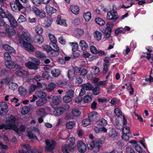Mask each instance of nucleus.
Instances as JSON below:
<instances>
[{
	"label": "nucleus",
	"instance_id": "1",
	"mask_svg": "<svg viewBox=\"0 0 153 153\" xmlns=\"http://www.w3.org/2000/svg\"><path fill=\"white\" fill-rule=\"evenodd\" d=\"M0 15L2 18H7L10 25L14 27L17 25V22L12 15L8 11L5 12L1 7H0Z\"/></svg>",
	"mask_w": 153,
	"mask_h": 153
},
{
	"label": "nucleus",
	"instance_id": "2",
	"mask_svg": "<svg viewBox=\"0 0 153 153\" xmlns=\"http://www.w3.org/2000/svg\"><path fill=\"white\" fill-rule=\"evenodd\" d=\"M102 145V143L99 141H92L87 144L88 149H93L94 152H97L100 151V148Z\"/></svg>",
	"mask_w": 153,
	"mask_h": 153
},
{
	"label": "nucleus",
	"instance_id": "3",
	"mask_svg": "<svg viewBox=\"0 0 153 153\" xmlns=\"http://www.w3.org/2000/svg\"><path fill=\"white\" fill-rule=\"evenodd\" d=\"M3 128H4L5 130L12 129L16 132L18 135L19 136V128L15 124H1L0 125V129Z\"/></svg>",
	"mask_w": 153,
	"mask_h": 153
},
{
	"label": "nucleus",
	"instance_id": "4",
	"mask_svg": "<svg viewBox=\"0 0 153 153\" xmlns=\"http://www.w3.org/2000/svg\"><path fill=\"white\" fill-rule=\"evenodd\" d=\"M34 63L31 61H29L25 63V65L26 67L29 69L37 70L38 69V66L40 64L39 60L36 59L34 58Z\"/></svg>",
	"mask_w": 153,
	"mask_h": 153
},
{
	"label": "nucleus",
	"instance_id": "5",
	"mask_svg": "<svg viewBox=\"0 0 153 153\" xmlns=\"http://www.w3.org/2000/svg\"><path fill=\"white\" fill-rule=\"evenodd\" d=\"M113 10L114 11H108L106 18L107 19L110 20L113 22H115L118 18V14L117 11H115L114 6L113 7Z\"/></svg>",
	"mask_w": 153,
	"mask_h": 153
},
{
	"label": "nucleus",
	"instance_id": "6",
	"mask_svg": "<svg viewBox=\"0 0 153 153\" xmlns=\"http://www.w3.org/2000/svg\"><path fill=\"white\" fill-rule=\"evenodd\" d=\"M107 25L108 26L102 30L104 38L106 39L109 38L111 36L112 29L110 27H113L114 24L112 23L109 22L107 24Z\"/></svg>",
	"mask_w": 153,
	"mask_h": 153
},
{
	"label": "nucleus",
	"instance_id": "7",
	"mask_svg": "<svg viewBox=\"0 0 153 153\" xmlns=\"http://www.w3.org/2000/svg\"><path fill=\"white\" fill-rule=\"evenodd\" d=\"M21 39L22 42L25 40L26 42L33 43V41L30 37V34L27 31H24L22 32V33L20 35V39ZM21 42L20 41V44Z\"/></svg>",
	"mask_w": 153,
	"mask_h": 153
},
{
	"label": "nucleus",
	"instance_id": "8",
	"mask_svg": "<svg viewBox=\"0 0 153 153\" xmlns=\"http://www.w3.org/2000/svg\"><path fill=\"white\" fill-rule=\"evenodd\" d=\"M32 8L33 12L37 17H39L40 19H43L45 17V13L43 10H40L35 6H33Z\"/></svg>",
	"mask_w": 153,
	"mask_h": 153
},
{
	"label": "nucleus",
	"instance_id": "9",
	"mask_svg": "<svg viewBox=\"0 0 153 153\" xmlns=\"http://www.w3.org/2000/svg\"><path fill=\"white\" fill-rule=\"evenodd\" d=\"M65 107L64 105L60 107L56 106L54 108H53L54 110L53 111V114L56 117H59L66 110Z\"/></svg>",
	"mask_w": 153,
	"mask_h": 153
},
{
	"label": "nucleus",
	"instance_id": "10",
	"mask_svg": "<svg viewBox=\"0 0 153 153\" xmlns=\"http://www.w3.org/2000/svg\"><path fill=\"white\" fill-rule=\"evenodd\" d=\"M8 108L7 104L5 102H0V114L1 116H4L7 114Z\"/></svg>",
	"mask_w": 153,
	"mask_h": 153
},
{
	"label": "nucleus",
	"instance_id": "11",
	"mask_svg": "<svg viewBox=\"0 0 153 153\" xmlns=\"http://www.w3.org/2000/svg\"><path fill=\"white\" fill-rule=\"evenodd\" d=\"M33 43L27 42L25 41L22 42L23 46L25 50L27 51L31 52H33L35 51V48L31 44Z\"/></svg>",
	"mask_w": 153,
	"mask_h": 153
},
{
	"label": "nucleus",
	"instance_id": "12",
	"mask_svg": "<svg viewBox=\"0 0 153 153\" xmlns=\"http://www.w3.org/2000/svg\"><path fill=\"white\" fill-rule=\"evenodd\" d=\"M61 98L59 96H54L52 98V101L50 105L52 108H54L58 105L61 100Z\"/></svg>",
	"mask_w": 153,
	"mask_h": 153
},
{
	"label": "nucleus",
	"instance_id": "13",
	"mask_svg": "<svg viewBox=\"0 0 153 153\" xmlns=\"http://www.w3.org/2000/svg\"><path fill=\"white\" fill-rule=\"evenodd\" d=\"M77 148L78 151L82 153L85 152L87 149L85 144L81 140L78 141L77 144Z\"/></svg>",
	"mask_w": 153,
	"mask_h": 153
},
{
	"label": "nucleus",
	"instance_id": "14",
	"mask_svg": "<svg viewBox=\"0 0 153 153\" xmlns=\"http://www.w3.org/2000/svg\"><path fill=\"white\" fill-rule=\"evenodd\" d=\"M11 26H10L8 25H6V33L7 34V35L9 36H13L15 34L16 32L15 30L12 25H11ZM18 25L16 26L15 27H16Z\"/></svg>",
	"mask_w": 153,
	"mask_h": 153
},
{
	"label": "nucleus",
	"instance_id": "15",
	"mask_svg": "<svg viewBox=\"0 0 153 153\" xmlns=\"http://www.w3.org/2000/svg\"><path fill=\"white\" fill-rule=\"evenodd\" d=\"M10 7L12 10L17 12L19 11V1L16 0L15 1H13L10 3Z\"/></svg>",
	"mask_w": 153,
	"mask_h": 153
},
{
	"label": "nucleus",
	"instance_id": "16",
	"mask_svg": "<svg viewBox=\"0 0 153 153\" xmlns=\"http://www.w3.org/2000/svg\"><path fill=\"white\" fill-rule=\"evenodd\" d=\"M5 65L6 67L9 69H13L16 67V66L18 67L19 66L18 65L16 64L13 61L10 60L8 62H5Z\"/></svg>",
	"mask_w": 153,
	"mask_h": 153
},
{
	"label": "nucleus",
	"instance_id": "17",
	"mask_svg": "<svg viewBox=\"0 0 153 153\" xmlns=\"http://www.w3.org/2000/svg\"><path fill=\"white\" fill-rule=\"evenodd\" d=\"M34 40L35 42L40 44L44 41L43 36L41 35H36L34 36Z\"/></svg>",
	"mask_w": 153,
	"mask_h": 153
},
{
	"label": "nucleus",
	"instance_id": "18",
	"mask_svg": "<svg viewBox=\"0 0 153 153\" xmlns=\"http://www.w3.org/2000/svg\"><path fill=\"white\" fill-rule=\"evenodd\" d=\"M34 40L35 42L40 44L44 41L43 36L41 35H36L34 36Z\"/></svg>",
	"mask_w": 153,
	"mask_h": 153
},
{
	"label": "nucleus",
	"instance_id": "19",
	"mask_svg": "<svg viewBox=\"0 0 153 153\" xmlns=\"http://www.w3.org/2000/svg\"><path fill=\"white\" fill-rule=\"evenodd\" d=\"M98 116V113L96 111H93L88 114V117L91 121H92L96 120Z\"/></svg>",
	"mask_w": 153,
	"mask_h": 153
},
{
	"label": "nucleus",
	"instance_id": "20",
	"mask_svg": "<svg viewBox=\"0 0 153 153\" xmlns=\"http://www.w3.org/2000/svg\"><path fill=\"white\" fill-rule=\"evenodd\" d=\"M55 146V142L54 141H52L50 145L46 146L45 150L47 152H51L54 149Z\"/></svg>",
	"mask_w": 153,
	"mask_h": 153
},
{
	"label": "nucleus",
	"instance_id": "21",
	"mask_svg": "<svg viewBox=\"0 0 153 153\" xmlns=\"http://www.w3.org/2000/svg\"><path fill=\"white\" fill-rule=\"evenodd\" d=\"M45 8L46 12L49 16L56 13V9L50 6H46Z\"/></svg>",
	"mask_w": 153,
	"mask_h": 153
},
{
	"label": "nucleus",
	"instance_id": "22",
	"mask_svg": "<svg viewBox=\"0 0 153 153\" xmlns=\"http://www.w3.org/2000/svg\"><path fill=\"white\" fill-rule=\"evenodd\" d=\"M2 48L7 51H8V53H10V54L14 53L15 52V50L13 48L7 44L4 45L2 46Z\"/></svg>",
	"mask_w": 153,
	"mask_h": 153
},
{
	"label": "nucleus",
	"instance_id": "23",
	"mask_svg": "<svg viewBox=\"0 0 153 153\" xmlns=\"http://www.w3.org/2000/svg\"><path fill=\"white\" fill-rule=\"evenodd\" d=\"M56 22L58 25L67 26V24L66 23V20L64 19H61V16L60 15L57 16Z\"/></svg>",
	"mask_w": 153,
	"mask_h": 153
},
{
	"label": "nucleus",
	"instance_id": "24",
	"mask_svg": "<svg viewBox=\"0 0 153 153\" xmlns=\"http://www.w3.org/2000/svg\"><path fill=\"white\" fill-rule=\"evenodd\" d=\"M70 9L71 12L74 14H77L79 13V9L77 5H71L70 7Z\"/></svg>",
	"mask_w": 153,
	"mask_h": 153
},
{
	"label": "nucleus",
	"instance_id": "25",
	"mask_svg": "<svg viewBox=\"0 0 153 153\" xmlns=\"http://www.w3.org/2000/svg\"><path fill=\"white\" fill-rule=\"evenodd\" d=\"M107 124V121L105 119L102 118L97 122V124L99 126L104 127Z\"/></svg>",
	"mask_w": 153,
	"mask_h": 153
},
{
	"label": "nucleus",
	"instance_id": "26",
	"mask_svg": "<svg viewBox=\"0 0 153 153\" xmlns=\"http://www.w3.org/2000/svg\"><path fill=\"white\" fill-rule=\"evenodd\" d=\"M47 101L45 98H42L39 99L36 101V105L37 106H42L45 104Z\"/></svg>",
	"mask_w": 153,
	"mask_h": 153
},
{
	"label": "nucleus",
	"instance_id": "27",
	"mask_svg": "<svg viewBox=\"0 0 153 153\" xmlns=\"http://www.w3.org/2000/svg\"><path fill=\"white\" fill-rule=\"evenodd\" d=\"M82 88L86 91L92 90L94 88L92 85L89 83L83 84L81 85Z\"/></svg>",
	"mask_w": 153,
	"mask_h": 153
},
{
	"label": "nucleus",
	"instance_id": "28",
	"mask_svg": "<svg viewBox=\"0 0 153 153\" xmlns=\"http://www.w3.org/2000/svg\"><path fill=\"white\" fill-rule=\"evenodd\" d=\"M36 86L37 88L44 90L46 88L47 85L45 82H37V85Z\"/></svg>",
	"mask_w": 153,
	"mask_h": 153
},
{
	"label": "nucleus",
	"instance_id": "29",
	"mask_svg": "<svg viewBox=\"0 0 153 153\" xmlns=\"http://www.w3.org/2000/svg\"><path fill=\"white\" fill-rule=\"evenodd\" d=\"M35 54L37 57L39 59H44L46 57V56L45 54L39 51H37L36 52Z\"/></svg>",
	"mask_w": 153,
	"mask_h": 153
},
{
	"label": "nucleus",
	"instance_id": "30",
	"mask_svg": "<svg viewBox=\"0 0 153 153\" xmlns=\"http://www.w3.org/2000/svg\"><path fill=\"white\" fill-rule=\"evenodd\" d=\"M117 134L115 129H112L110 130L109 133V136L114 139H116L117 137Z\"/></svg>",
	"mask_w": 153,
	"mask_h": 153
},
{
	"label": "nucleus",
	"instance_id": "31",
	"mask_svg": "<svg viewBox=\"0 0 153 153\" xmlns=\"http://www.w3.org/2000/svg\"><path fill=\"white\" fill-rule=\"evenodd\" d=\"M79 46L82 50H85L88 47V45L86 42L83 40H81L79 42Z\"/></svg>",
	"mask_w": 153,
	"mask_h": 153
},
{
	"label": "nucleus",
	"instance_id": "32",
	"mask_svg": "<svg viewBox=\"0 0 153 153\" xmlns=\"http://www.w3.org/2000/svg\"><path fill=\"white\" fill-rule=\"evenodd\" d=\"M94 36L97 40L99 41L101 39L102 34L100 32L96 31L94 33Z\"/></svg>",
	"mask_w": 153,
	"mask_h": 153
},
{
	"label": "nucleus",
	"instance_id": "33",
	"mask_svg": "<svg viewBox=\"0 0 153 153\" xmlns=\"http://www.w3.org/2000/svg\"><path fill=\"white\" fill-rule=\"evenodd\" d=\"M51 73L53 77H57L60 75V71L59 69H53L51 71Z\"/></svg>",
	"mask_w": 153,
	"mask_h": 153
},
{
	"label": "nucleus",
	"instance_id": "34",
	"mask_svg": "<svg viewBox=\"0 0 153 153\" xmlns=\"http://www.w3.org/2000/svg\"><path fill=\"white\" fill-rule=\"evenodd\" d=\"M83 17L86 22H88L91 18V12L88 11L86 13H84L83 14Z\"/></svg>",
	"mask_w": 153,
	"mask_h": 153
},
{
	"label": "nucleus",
	"instance_id": "35",
	"mask_svg": "<svg viewBox=\"0 0 153 153\" xmlns=\"http://www.w3.org/2000/svg\"><path fill=\"white\" fill-rule=\"evenodd\" d=\"M45 113V109L43 108H39L36 112L37 115L41 117H43Z\"/></svg>",
	"mask_w": 153,
	"mask_h": 153
},
{
	"label": "nucleus",
	"instance_id": "36",
	"mask_svg": "<svg viewBox=\"0 0 153 153\" xmlns=\"http://www.w3.org/2000/svg\"><path fill=\"white\" fill-rule=\"evenodd\" d=\"M16 120V119L15 117L12 115H11L8 117V119L6 120L5 122L6 123H10V124H11V123L13 124L15 123Z\"/></svg>",
	"mask_w": 153,
	"mask_h": 153
},
{
	"label": "nucleus",
	"instance_id": "37",
	"mask_svg": "<svg viewBox=\"0 0 153 153\" xmlns=\"http://www.w3.org/2000/svg\"><path fill=\"white\" fill-rule=\"evenodd\" d=\"M125 33V31L124 29L121 27H118L115 30L114 33L116 36H118L120 33L124 34Z\"/></svg>",
	"mask_w": 153,
	"mask_h": 153
},
{
	"label": "nucleus",
	"instance_id": "38",
	"mask_svg": "<svg viewBox=\"0 0 153 153\" xmlns=\"http://www.w3.org/2000/svg\"><path fill=\"white\" fill-rule=\"evenodd\" d=\"M74 33L77 37H79L83 35L84 31L82 29H78L75 31Z\"/></svg>",
	"mask_w": 153,
	"mask_h": 153
},
{
	"label": "nucleus",
	"instance_id": "39",
	"mask_svg": "<svg viewBox=\"0 0 153 153\" xmlns=\"http://www.w3.org/2000/svg\"><path fill=\"white\" fill-rule=\"evenodd\" d=\"M59 53V51L52 48L48 54L51 57H54L58 55Z\"/></svg>",
	"mask_w": 153,
	"mask_h": 153
},
{
	"label": "nucleus",
	"instance_id": "40",
	"mask_svg": "<svg viewBox=\"0 0 153 153\" xmlns=\"http://www.w3.org/2000/svg\"><path fill=\"white\" fill-rule=\"evenodd\" d=\"M95 22L97 24L101 26L104 25L105 23V21L100 17L96 18L95 19Z\"/></svg>",
	"mask_w": 153,
	"mask_h": 153
},
{
	"label": "nucleus",
	"instance_id": "41",
	"mask_svg": "<svg viewBox=\"0 0 153 153\" xmlns=\"http://www.w3.org/2000/svg\"><path fill=\"white\" fill-rule=\"evenodd\" d=\"M27 134L29 139H33L37 140H38V139L36 136L35 135H34L32 131H29L28 132Z\"/></svg>",
	"mask_w": 153,
	"mask_h": 153
},
{
	"label": "nucleus",
	"instance_id": "42",
	"mask_svg": "<svg viewBox=\"0 0 153 153\" xmlns=\"http://www.w3.org/2000/svg\"><path fill=\"white\" fill-rule=\"evenodd\" d=\"M30 108L29 107L25 106L22 108L21 113L23 115L26 114L30 112Z\"/></svg>",
	"mask_w": 153,
	"mask_h": 153
},
{
	"label": "nucleus",
	"instance_id": "43",
	"mask_svg": "<svg viewBox=\"0 0 153 153\" xmlns=\"http://www.w3.org/2000/svg\"><path fill=\"white\" fill-rule=\"evenodd\" d=\"M75 123V122L74 121L68 122L66 124V127L68 129H71L73 128Z\"/></svg>",
	"mask_w": 153,
	"mask_h": 153
},
{
	"label": "nucleus",
	"instance_id": "44",
	"mask_svg": "<svg viewBox=\"0 0 153 153\" xmlns=\"http://www.w3.org/2000/svg\"><path fill=\"white\" fill-rule=\"evenodd\" d=\"M56 84L60 87H62L66 85L67 84V82L63 80H60L57 81Z\"/></svg>",
	"mask_w": 153,
	"mask_h": 153
},
{
	"label": "nucleus",
	"instance_id": "45",
	"mask_svg": "<svg viewBox=\"0 0 153 153\" xmlns=\"http://www.w3.org/2000/svg\"><path fill=\"white\" fill-rule=\"evenodd\" d=\"M91 121L89 118L84 119L82 121V125L84 126H86L91 124Z\"/></svg>",
	"mask_w": 153,
	"mask_h": 153
},
{
	"label": "nucleus",
	"instance_id": "46",
	"mask_svg": "<svg viewBox=\"0 0 153 153\" xmlns=\"http://www.w3.org/2000/svg\"><path fill=\"white\" fill-rule=\"evenodd\" d=\"M35 31L37 35H41L43 32V29L40 26H38L36 27L35 28Z\"/></svg>",
	"mask_w": 153,
	"mask_h": 153
},
{
	"label": "nucleus",
	"instance_id": "47",
	"mask_svg": "<svg viewBox=\"0 0 153 153\" xmlns=\"http://www.w3.org/2000/svg\"><path fill=\"white\" fill-rule=\"evenodd\" d=\"M70 44L72 47V51H76L78 49L79 46L78 43L73 42L70 43Z\"/></svg>",
	"mask_w": 153,
	"mask_h": 153
},
{
	"label": "nucleus",
	"instance_id": "48",
	"mask_svg": "<svg viewBox=\"0 0 153 153\" xmlns=\"http://www.w3.org/2000/svg\"><path fill=\"white\" fill-rule=\"evenodd\" d=\"M10 53L5 52L4 54V58L6 60V62L10 61L11 60V57L10 55Z\"/></svg>",
	"mask_w": 153,
	"mask_h": 153
},
{
	"label": "nucleus",
	"instance_id": "49",
	"mask_svg": "<svg viewBox=\"0 0 153 153\" xmlns=\"http://www.w3.org/2000/svg\"><path fill=\"white\" fill-rule=\"evenodd\" d=\"M27 93V91L25 88H22V86H20V95L21 96L25 97Z\"/></svg>",
	"mask_w": 153,
	"mask_h": 153
},
{
	"label": "nucleus",
	"instance_id": "50",
	"mask_svg": "<svg viewBox=\"0 0 153 153\" xmlns=\"http://www.w3.org/2000/svg\"><path fill=\"white\" fill-rule=\"evenodd\" d=\"M63 100L65 102L69 103L72 101V98L70 96L65 94V96L63 98Z\"/></svg>",
	"mask_w": 153,
	"mask_h": 153
},
{
	"label": "nucleus",
	"instance_id": "51",
	"mask_svg": "<svg viewBox=\"0 0 153 153\" xmlns=\"http://www.w3.org/2000/svg\"><path fill=\"white\" fill-rule=\"evenodd\" d=\"M93 94L94 95H97L100 93V88L98 86H96L92 89Z\"/></svg>",
	"mask_w": 153,
	"mask_h": 153
},
{
	"label": "nucleus",
	"instance_id": "52",
	"mask_svg": "<svg viewBox=\"0 0 153 153\" xmlns=\"http://www.w3.org/2000/svg\"><path fill=\"white\" fill-rule=\"evenodd\" d=\"M18 86V85L14 82H11L9 85V88L11 90H14L16 89Z\"/></svg>",
	"mask_w": 153,
	"mask_h": 153
},
{
	"label": "nucleus",
	"instance_id": "53",
	"mask_svg": "<svg viewBox=\"0 0 153 153\" xmlns=\"http://www.w3.org/2000/svg\"><path fill=\"white\" fill-rule=\"evenodd\" d=\"M72 114L74 117H79L81 114V112L77 109H74L72 111Z\"/></svg>",
	"mask_w": 153,
	"mask_h": 153
},
{
	"label": "nucleus",
	"instance_id": "54",
	"mask_svg": "<svg viewBox=\"0 0 153 153\" xmlns=\"http://www.w3.org/2000/svg\"><path fill=\"white\" fill-rule=\"evenodd\" d=\"M92 96L87 95L85 96L83 98V101L84 102L86 103H88L91 102L92 100Z\"/></svg>",
	"mask_w": 153,
	"mask_h": 153
},
{
	"label": "nucleus",
	"instance_id": "55",
	"mask_svg": "<svg viewBox=\"0 0 153 153\" xmlns=\"http://www.w3.org/2000/svg\"><path fill=\"white\" fill-rule=\"evenodd\" d=\"M56 86V84L53 82L49 83L48 86L49 91V92L52 91L55 88Z\"/></svg>",
	"mask_w": 153,
	"mask_h": 153
},
{
	"label": "nucleus",
	"instance_id": "56",
	"mask_svg": "<svg viewBox=\"0 0 153 153\" xmlns=\"http://www.w3.org/2000/svg\"><path fill=\"white\" fill-rule=\"evenodd\" d=\"M114 125L116 128L120 130L122 129L123 128L122 126L117 120L114 122Z\"/></svg>",
	"mask_w": 153,
	"mask_h": 153
},
{
	"label": "nucleus",
	"instance_id": "57",
	"mask_svg": "<svg viewBox=\"0 0 153 153\" xmlns=\"http://www.w3.org/2000/svg\"><path fill=\"white\" fill-rule=\"evenodd\" d=\"M76 83L79 85L81 84L83 82V80L82 77L79 76H76Z\"/></svg>",
	"mask_w": 153,
	"mask_h": 153
},
{
	"label": "nucleus",
	"instance_id": "58",
	"mask_svg": "<svg viewBox=\"0 0 153 153\" xmlns=\"http://www.w3.org/2000/svg\"><path fill=\"white\" fill-rule=\"evenodd\" d=\"M37 96L38 97L42 98H45L46 97V94L43 91H39L37 94Z\"/></svg>",
	"mask_w": 153,
	"mask_h": 153
},
{
	"label": "nucleus",
	"instance_id": "59",
	"mask_svg": "<svg viewBox=\"0 0 153 153\" xmlns=\"http://www.w3.org/2000/svg\"><path fill=\"white\" fill-rule=\"evenodd\" d=\"M114 113L118 117L122 115V112L120 110V109L118 108H116L114 110Z\"/></svg>",
	"mask_w": 153,
	"mask_h": 153
},
{
	"label": "nucleus",
	"instance_id": "60",
	"mask_svg": "<svg viewBox=\"0 0 153 153\" xmlns=\"http://www.w3.org/2000/svg\"><path fill=\"white\" fill-rule=\"evenodd\" d=\"M49 37L51 41L50 43L57 42V40L53 35L49 34Z\"/></svg>",
	"mask_w": 153,
	"mask_h": 153
},
{
	"label": "nucleus",
	"instance_id": "61",
	"mask_svg": "<svg viewBox=\"0 0 153 153\" xmlns=\"http://www.w3.org/2000/svg\"><path fill=\"white\" fill-rule=\"evenodd\" d=\"M90 50L91 52L92 53L94 54H98V50L97 49L96 47L94 46H91L90 47Z\"/></svg>",
	"mask_w": 153,
	"mask_h": 153
},
{
	"label": "nucleus",
	"instance_id": "62",
	"mask_svg": "<svg viewBox=\"0 0 153 153\" xmlns=\"http://www.w3.org/2000/svg\"><path fill=\"white\" fill-rule=\"evenodd\" d=\"M42 47L44 50L46 51L48 53H49L50 52L52 48L51 46L47 45H44L42 46Z\"/></svg>",
	"mask_w": 153,
	"mask_h": 153
},
{
	"label": "nucleus",
	"instance_id": "63",
	"mask_svg": "<svg viewBox=\"0 0 153 153\" xmlns=\"http://www.w3.org/2000/svg\"><path fill=\"white\" fill-rule=\"evenodd\" d=\"M36 85H30L29 86V93H31L33 92L35 90L36 88Z\"/></svg>",
	"mask_w": 153,
	"mask_h": 153
},
{
	"label": "nucleus",
	"instance_id": "64",
	"mask_svg": "<svg viewBox=\"0 0 153 153\" xmlns=\"http://www.w3.org/2000/svg\"><path fill=\"white\" fill-rule=\"evenodd\" d=\"M126 150L127 153H136L134 149L130 147L126 148Z\"/></svg>",
	"mask_w": 153,
	"mask_h": 153
}]
</instances>
